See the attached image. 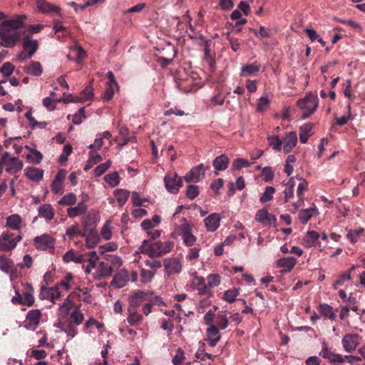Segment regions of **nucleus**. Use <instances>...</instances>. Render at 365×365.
Listing matches in <instances>:
<instances>
[{
  "label": "nucleus",
  "instance_id": "ddd939ff",
  "mask_svg": "<svg viewBox=\"0 0 365 365\" xmlns=\"http://www.w3.org/2000/svg\"><path fill=\"white\" fill-rule=\"evenodd\" d=\"M41 317V312L39 309L29 311L26 314L25 327L30 330H35L39 324Z\"/></svg>",
  "mask_w": 365,
  "mask_h": 365
},
{
  "label": "nucleus",
  "instance_id": "3c124183",
  "mask_svg": "<svg viewBox=\"0 0 365 365\" xmlns=\"http://www.w3.org/2000/svg\"><path fill=\"white\" fill-rule=\"evenodd\" d=\"M76 202V195L73 193H68L64 195L59 201L61 205H73Z\"/></svg>",
  "mask_w": 365,
  "mask_h": 365
},
{
  "label": "nucleus",
  "instance_id": "4d7b16f0",
  "mask_svg": "<svg viewBox=\"0 0 365 365\" xmlns=\"http://www.w3.org/2000/svg\"><path fill=\"white\" fill-rule=\"evenodd\" d=\"M228 319L225 314H218L216 317L215 325L218 329H225L228 326Z\"/></svg>",
  "mask_w": 365,
  "mask_h": 365
},
{
  "label": "nucleus",
  "instance_id": "5701e85b",
  "mask_svg": "<svg viewBox=\"0 0 365 365\" xmlns=\"http://www.w3.org/2000/svg\"><path fill=\"white\" fill-rule=\"evenodd\" d=\"M57 327L60 328L63 331H64L68 336L73 338L78 334L77 327L73 325L71 322L65 319L63 321H60L57 326Z\"/></svg>",
  "mask_w": 365,
  "mask_h": 365
},
{
  "label": "nucleus",
  "instance_id": "1a4fd4ad",
  "mask_svg": "<svg viewBox=\"0 0 365 365\" xmlns=\"http://www.w3.org/2000/svg\"><path fill=\"white\" fill-rule=\"evenodd\" d=\"M55 239L50 235L43 234L34 239V247L39 250H54Z\"/></svg>",
  "mask_w": 365,
  "mask_h": 365
},
{
  "label": "nucleus",
  "instance_id": "de8ad7c7",
  "mask_svg": "<svg viewBox=\"0 0 365 365\" xmlns=\"http://www.w3.org/2000/svg\"><path fill=\"white\" fill-rule=\"evenodd\" d=\"M14 265L13 261L5 255H0V269L8 273Z\"/></svg>",
  "mask_w": 365,
  "mask_h": 365
},
{
  "label": "nucleus",
  "instance_id": "2f4dec72",
  "mask_svg": "<svg viewBox=\"0 0 365 365\" xmlns=\"http://www.w3.org/2000/svg\"><path fill=\"white\" fill-rule=\"evenodd\" d=\"M316 212H317V208L315 206L308 209H302L298 214L299 220L302 224H307Z\"/></svg>",
  "mask_w": 365,
  "mask_h": 365
},
{
  "label": "nucleus",
  "instance_id": "774afa93",
  "mask_svg": "<svg viewBox=\"0 0 365 365\" xmlns=\"http://www.w3.org/2000/svg\"><path fill=\"white\" fill-rule=\"evenodd\" d=\"M199 194L198 187L190 185L187 188L186 195L190 200H194Z\"/></svg>",
  "mask_w": 365,
  "mask_h": 365
},
{
  "label": "nucleus",
  "instance_id": "ea45409f",
  "mask_svg": "<svg viewBox=\"0 0 365 365\" xmlns=\"http://www.w3.org/2000/svg\"><path fill=\"white\" fill-rule=\"evenodd\" d=\"M319 237V235L315 231H309L304 238V245L307 247H312L315 245Z\"/></svg>",
  "mask_w": 365,
  "mask_h": 365
},
{
  "label": "nucleus",
  "instance_id": "f8f14e48",
  "mask_svg": "<svg viewBox=\"0 0 365 365\" xmlns=\"http://www.w3.org/2000/svg\"><path fill=\"white\" fill-rule=\"evenodd\" d=\"M320 355L326 359L329 363L334 365H339L342 364L345 359L348 361L349 355L345 356L344 357L339 354H335L330 351L327 346H324L320 352Z\"/></svg>",
  "mask_w": 365,
  "mask_h": 365
},
{
  "label": "nucleus",
  "instance_id": "2eb2a0df",
  "mask_svg": "<svg viewBox=\"0 0 365 365\" xmlns=\"http://www.w3.org/2000/svg\"><path fill=\"white\" fill-rule=\"evenodd\" d=\"M255 220L264 226L275 224L277 221L276 217L274 215L269 214L267 210L264 208L257 212Z\"/></svg>",
  "mask_w": 365,
  "mask_h": 365
},
{
  "label": "nucleus",
  "instance_id": "39448f33",
  "mask_svg": "<svg viewBox=\"0 0 365 365\" xmlns=\"http://www.w3.org/2000/svg\"><path fill=\"white\" fill-rule=\"evenodd\" d=\"M24 163L16 157H11L10 154L5 152L0 160V168H5L7 173L14 175L23 168Z\"/></svg>",
  "mask_w": 365,
  "mask_h": 365
},
{
  "label": "nucleus",
  "instance_id": "a19ab883",
  "mask_svg": "<svg viewBox=\"0 0 365 365\" xmlns=\"http://www.w3.org/2000/svg\"><path fill=\"white\" fill-rule=\"evenodd\" d=\"M98 272L100 277H108L113 274L112 268H110L106 259L99 263Z\"/></svg>",
  "mask_w": 365,
  "mask_h": 365
},
{
  "label": "nucleus",
  "instance_id": "cd10ccee",
  "mask_svg": "<svg viewBox=\"0 0 365 365\" xmlns=\"http://www.w3.org/2000/svg\"><path fill=\"white\" fill-rule=\"evenodd\" d=\"M128 279L127 272L124 270H120L114 276L111 284L117 288H122L125 285Z\"/></svg>",
  "mask_w": 365,
  "mask_h": 365
},
{
  "label": "nucleus",
  "instance_id": "c85d7f7f",
  "mask_svg": "<svg viewBox=\"0 0 365 365\" xmlns=\"http://www.w3.org/2000/svg\"><path fill=\"white\" fill-rule=\"evenodd\" d=\"M24 71L31 76H40L43 73V68L38 61H32L24 67Z\"/></svg>",
  "mask_w": 365,
  "mask_h": 365
},
{
  "label": "nucleus",
  "instance_id": "aec40b11",
  "mask_svg": "<svg viewBox=\"0 0 365 365\" xmlns=\"http://www.w3.org/2000/svg\"><path fill=\"white\" fill-rule=\"evenodd\" d=\"M221 217L218 213H212L205 218L204 222L206 229L209 232L215 231L220 226Z\"/></svg>",
  "mask_w": 365,
  "mask_h": 365
},
{
  "label": "nucleus",
  "instance_id": "37998d69",
  "mask_svg": "<svg viewBox=\"0 0 365 365\" xmlns=\"http://www.w3.org/2000/svg\"><path fill=\"white\" fill-rule=\"evenodd\" d=\"M66 235L68 237L70 240H72L73 238L77 236H86L85 232H83L81 230L80 227L77 223L68 227L66 230Z\"/></svg>",
  "mask_w": 365,
  "mask_h": 365
},
{
  "label": "nucleus",
  "instance_id": "dca6fc26",
  "mask_svg": "<svg viewBox=\"0 0 365 365\" xmlns=\"http://www.w3.org/2000/svg\"><path fill=\"white\" fill-rule=\"evenodd\" d=\"M341 343L344 350L346 352L351 353L356 350L359 344V336L357 334H346L343 337Z\"/></svg>",
  "mask_w": 365,
  "mask_h": 365
},
{
  "label": "nucleus",
  "instance_id": "6e6d98bb",
  "mask_svg": "<svg viewBox=\"0 0 365 365\" xmlns=\"http://www.w3.org/2000/svg\"><path fill=\"white\" fill-rule=\"evenodd\" d=\"M207 287H210V289L212 290V288L217 287L220 284V277L219 274H210L207 276Z\"/></svg>",
  "mask_w": 365,
  "mask_h": 365
},
{
  "label": "nucleus",
  "instance_id": "c756f323",
  "mask_svg": "<svg viewBox=\"0 0 365 365\" xmlns=\"http://www.w3.org/2000/svg\"><path fill=\"white\" fill-rule=\"evenodd\" d=\"M6 226L10 227L14 230L21 232L20 230L22 226V220L21 216L18 214H14L9 216L6 218Z\"/></svg>",
  "mask_w": 365,
  "mask_h": 365
},
{
  "label": "nucleus",
  "instance_id": "a18cd8bd",
  "mask_svg": "<svg viewBox=\"0 0 365 365\" xmlns=\"http://www.w3.org/2000/svg\"><path fill=\"white\" fill-rule=\"evenodd\" d=\"M239 294H240L239 289H237V288L230 289L224 292L222 299L229 303H233L236 300V298Z\"/></svg>",
  "mask_w": 365,
  "mask_h": 365
},
{
  "label": "nucleus",
  "instance_id": "09e8293b",
  "mask_svg": "<svg viewBox=\"0 0 365 365\" xmlns=\"http://www.w3.org/2000/svg\"><path fill=\"white\" fill-rule=\"evenodd\" d=\"M107 262L109 264L110 268H112L113 273L118 270L120 267L122 265L121 259L115 255H109L106 258Z\"/></svg>",
  "mask_w": 365,
  "mask_h": 365
},
{
  "label": "nucleus",
  "instance_id": "412c9836",
  "mask_svg": "<svg viewBox=\"0 0 365 365\" xmlns=\"http://www.w3.org/2000/svg\"><path fill=\"white\" fill-rule=\"evenodd\" d=\"M297 143V133L294 131H291L287 133L284 141L283 150L285 153H290L292 149L296 146Z\"/></svg>",
  "mask_w": 365,
  "mask_h": 365
},
{
  "label": "nucleus",
  "instance_id": "9b49d317",
  "mask_svg": "<svg viewBox=\"0 0 365 365\" xmlns=\"http://www.w3.org/2000/svg\"><path fill=\"white\" fill-rule=\"evenodd\" d=\"M36 6L38 9L43 14L61 16V9L55 4H53L46 0H37Z\"/></svg>",
  "mask_w": 365,
  "mask_h": 365
},
{
  "label": "nucleus",
  "instance_id": "72a5a7b5",
  "mask_svg": "<svg viewBox=\"0 0 365 365\" xmlns=\"http://www.w3.org/2000/svg\"><path fill=\"white\" fill-rule=\"evenodd\" d=\"M229 163V158L226 155H221L214 159L212 165L216 170L220 171L226 170Z\"/></svg>",
  "mask_w": 365,
  "mask_h": 365
},
{
  "label": "nucleus",
  "instance_id": "4be33fe9",
  "mask_svg": "<svg viewBox=\"0 0 365 365\" xmlns=\"http://www.w3.org/2000/svg\"><path fill=\"white\" fill-rule=\"evenodd\" d=\"M99 219L98 212L92 210L83 218V225L87 229L93 230L97 225Z\"/></svg>",
  "mask_w": 365,
  "mask_h": 365
},
{
  "label": "nucleus",
  "instance_id": "bb28decb",
  "mask_svg": "<svg viewBox=\"0 0 365 365\" xmlns=\"http://www.w3.org/2000/svg\"><path fill=\"white\" fill-rule=\"evenodd\" d=\"M25 175L31 180L39 182L43 179V170L37 168L29 167L25 170Z\"/></svg>",
  "mask_w": 365,
  "mask_h": 365
},
{
  "label": "nucleus",
  "instance_id": "4c0bfd02",
  "mask_svg": "<svg viewBox=\"0 0 365 365\" xmlns=\"http://www.w3.org/2000/svg\"><path fill=\"white\" fill-rule=\"evenodd\" d=\"M66 319L77 327L83 323L84 315L78 309H76L71 312Z\"/></svg>",
  "mask_w": 365,
  "mask_h": 365
},
{
  "label": "nucleus",
  "instance_id": "338daca9",
  "mask_svg": "<svg viewBox=\"0 0 365 365\" xmlns=\"http://www.w3.org/2000/svg\"><path fill=\"white\" fill-rule=\"evenodd\" d=\"M14 70V66L10 62L4 63L0 68V71L5 76H9L13 73Z\"/></svg>",
  "mask_w": 365,
  "mask_h": 365
},
{
  "label": "nucleus",
  "instance_id": "603ef678",
  "mask_svg": "<svg viewBox=\"0 0 365 365\" xmlns=\"http://www.w3.org/2000/svg\"><path fill=\"white\" fill-rule=\"evenodd\" d=\"M26 158L30 163L39 164L43 159V155L37 150H31V154H28Z\"/></svg>",
  "mask_w": 365,
  "mask_h": 365
},
{
  "label": "nucleus",
  "instance_id": "c03bdc74",
  "mask_svg": "<svg viewBox=\"0 0 365 365\" xmlns=\"http://www.w3.org/2000/svg\"><path fill=\"white\" fill-rule=\"evenodd\" d=\"M129 195L130 192L125 190H117L114 192V195L120 206L123 205L126 202Z\"/></svg>",
  "mask_w": 365,
  "mask_h": 365
},
{
  "label": "nucleus",
  "instance_id": "393cba45",
  "mask_svg": "<svg viewBox=\"0 0 365 365\" xmlns=\"http://www.w3.org/2000/svg\"><path fill=\"white\" fill-rule=\"evenodd\" d=\"M261 64L257 61L246 64L241 68V76H255L259 71Z\"/></svg>",
  "mask_w": 365,
  "mask_h": 365
},
{
  "label": "nucleus",
  "instance_id": "0e129e2a",
  "mask_svg": "<svg viewBox=\"0 0 365 365\" xmlns=\"http://www.w3.org/2000/svg\"><path fill=\"white\" fill-rule=\"evenodd\" d=\"M269 99L267 97L262 96L259 99V101H258L257 106V110L258 112H264L269 107Z\"/></svg>",
  "mask_w": 365,
  "mask_h": 365
},
{
  "label": "nucleus",
  "instance_id": "e2e57ef3",
  "mask_svg": "<svg viewBox=\"0 0 365 365\" xmlns=\"http://www.w3.org/2000/svg\"><path fill=\"white\" fill-rule=\"evenodd\" d=\"M155 275V272L151 270H147L145 269H141L140 272V277L141 282L143 283H147L153 279Z\"/></svg>",
  "mask_w": 365,
  "mask_h": 365
},
{
  "label": "nucleus",
  "instance_id": "49530a36",
  "mask_svg": "<svg viewBox=\"0 0 365 365\" xmlns=\"http://www.w3.org/2000/svg\"><path fill=\"white\" fill-rule=\"evenodd\" d=\"M102 160V158L99 154L96 153L94 151H91L89 153V159L85 165L84 170H88L91 169L93 165L97 164Z\"/></svg>",
  "mask_w": 365,
  "mask_h": 365
},
{
  "label": "nucleus",
  "instance_id": "79ce46f5",
  "mask_svg": "<svg viewBox=\"0 0 365 365\" xmlns=\"http://www.w3.org/2000/svg\"><path fill=\"white\" fill-rule=\"evenodd\" d=\"M33 288L30 284H27V288L23 293V304L31 307L34 303V297L33 296Z\"/></svg>",
  "mask_w": 365,
  "mask_h": 365
},
{
  "label": "nucleus",
  "instance_id": "b1692460",
  "mask_svg": "<svg viewBox=\"0 0 365 365\" xmlns=\"http://www.w3.org/2000/svg\"><path fill=\"white\" fill-rule=\"evenodd\" d=\"M297 264V259L293 257H283L277 261V267L283 268L282 273L289 272Z\"/></svg>",
  "mask_w": 365,
  "mask_h": 365
},
{
  "label": "nucleus",
  "instance_id": "7ed1b4c3",
  "mask_svg": "<svg viewBox=\"0 0 365 365\" xmlns=\"http://www.w3.org/2000/svg\"><path fill=\"white\" fill-rule=\"evenodd\" d=\"M23 238L21 232L18 234L11 232L9 231H4L0 235V251L11 252L14 250Z\"/></svg>",
  "mask_w": 365,
  "mask_h": 365
},
{
  "label": "nucleus",
  "instance_id": "680f3d73",
  "mask_svg": "<svg viewBox=\"0 0 365 365\" xmlns=\"http://www.w3.org/2000/svg\"><path fill=\"white\" fill-rule=\"evenodd\" d=\"M180 234L182 237L191 232V226L186 219H183L182 223L179 226Z\"/></svg>",
  "mask_w": 365,
  "mask_h": 365
},
{
  "label": "nucleus",
  "instance_id": "69168bd1",
  "mask_svg": "<svg viewBox=\"0 0 365 365\" xmlns=\"http://www.w3.org/2000/svg\"><path fill=\"white\" fill-rule=\"evenodd\" d=\"M56 34L61 32L63 36H66L68 33V29L62 25V22L58 20L53 21V27Z\"/></svg>",
  "mask_w": 365,
  "mask_h": 365
},
{
  "label": "nucleus",
  "instance_id": "6e6552de",
  "mask_svg": "<svg viewBox=\"0 0 365 365\" xmlns=\"http://www.w3.org/2000/svg\"><path fill=\"white\" fill-rule=\"evenodd\" d=\"M164 182L167 190L173 194L178 193L179 189L182 187V180L175 173L167 174L164 178Z\"/></svg>",
  "mask_w": 365,
  "mask_h": 365
},
{
  "label": "nucleus",
  "instance_id": "13d9d810",
  "mask_svg": "<svg viewBox=\"0 0 365 365\" xmlns=\"http://www.w3.org/2000/svg\"><path fill=\"white\" fill-rule=\"evenodd\" d=\"M111 161L109 160L104 163H101L98 165L94 170L95 176L99 177L102 175L104 173L106 172L107 170L110 167Z\"/></svg>",
  "mask_w": 365,
  "mask_h": 365
},
{
  "label": "nucleus",
  "instance_id": "0eeeda50",
  "mask_svg": "<svg viewBox=\"0 0 365 365\" xmlns=\"http://www.w3.org/2000/svg\"><path fill=\"white\" fill-rule=\"evenodd\" d=\"M165 272L168 276L178 274L182 272V259L178 257H168L163 260Z\"/></svg>",
  "mask_w": 365,
  "mask_h": 365
},
{
  "label": "nucleus",
  "instance_id": "864d4df0",
  "mask_svg": "<svg viewBox=\"0 0 365 365\" xmlns=\"http://www.w3.org/2000/svg\"><path fill=\"white\" fill-rule=\"evenodd\" d=\"M275 192V189L273 187L268 186L265 188V191L261 196L259 201L262 203H265L270 201L273 198V194Z\"/></svg>",
  "mask_w": 365,
  "mask_h": 365
},
{
  "label": "nucleus",
  "instance_id": "20e7f679",
  "mask_svg": "<svg viewBox=\"0 0 365 365\" xmlns=\"http://www.w3.org/2000/svg\"><path fill=\"white\" fill-rule=\"evenodd\" d=\"M297 105L299 109L303 110L302 118L306 119L316 110L318 106V99L317 96L309 93L306 95L304 98L299 99Z\"/></svg>",
  "mask_w": 365,
  "mask_h": 365
},
{
  "label": "nucleus",
  "instance_id": "f03ea898",
  "mask_svg": "<svg viewBox=\"0 0 365 365\" xmlns=\"http://www.w3.org/2000/svg\"><path fill=\"white\" fill-rule=\"evenodd\" d=\"M174 247V242L172 241H155L150 242L145 240L140 247L143 254L148 255L150 258L160 257L172 251Z\"/></svg>",
  "mask_w": 365,
  "mask_h": 365
},
{
  "label": "nucleus",
  "instance_id": "e433bc0d",
  "mask_svg": "<svg viewBox=\"0 0 365 365\" xmlns=\"http://www.w3.org/2000/svg\"><path fill=\"white\" fill-rule=\"evenodd\" d=\"M98 259V257L96 252L92 251L88 252V256L86 257V262H88V265L83 266L84 268V271L86 274H90L92 268H94L96 265V262Z\"/></svg>",
  "mask_w": 365,
  "mask_h": 365
},
{
  "label": "nucleus",
  "instance_id": "052dcab7",
  "mask_svg": "<svg viewBox=\"0 0 365 365\" xmlns=\"http://www.w3.org/2000/svg\"><path fill=\"white\" fill-rule=\"evenodd\" d=\"M269 145L272 147L274 150H280L282 145V141L280 140L279 136H272L268 138Z\"/></svg>",
  "mask_w": 365,
  "mask_h": 365
},
{
  "label": "nucleus",
  "instance_id": "9d476101",
  "mask_svg": "<svg viewBox=\"0 0 365 365\" xmlns=\"http://www.w3.org/2000/svg\"><path fill=\"white\" fill-rule=\"evenodd\" d=\"M148 300H149V292L140 290L134 291L130 294L129 297L128 308L137 309L138 307L143 304Z\"/></svg>",
  "mask_w": 365,
  "mask_h": 365
},
{
  "label": "nucleus",
  "instance_id": "f257e3e1",
  "mask_svg": "<svg viewBox=\"0 0 365 365\" xmlns=\"http://www.w3.org/2000/svg\"><path fill=\"white\" fill-rule=\"evenodd\" d=\"M25 16L3 21L0 24L1 46L12 48L16 42L22 38L23 49L29 53V56H33L38 48L39 43L36 39H33L29 34L25 35L24 20Z\"/></svg>",
  "mask_w": 365,
  "mask_h": 365
},
{
  "label": "nucleus",
  "instance_id": "7c9ffc66",
  "mask_svg": "<svg viewBox=\"0 0 365 365\" xmlns=\"http://www.w3.org/2000/svg\"><path fill=\"white\" fill-rule=\"evenodd\" d=\"M317 310L321 315L332 321L335 320L336 317V312L334 311L333 307L327 304H320Z\"/></svg>",
  "mask_w": 365,
  "mask_h": 365
},
{
  "label": "nucleus",
  "instance_id": "f3484780",
  "mask_svg": "<svg viewBox=\"0 0 365 365\" xmlns=\"http://www.w3.org/2000/svg\"><path fill=\"white\" fill-rule=\"evenodd\" d=\"M39 297L41 299H46L52 302H54L55 300L61 298V294L58 287H53L49 288L43 287L41 289Z\"/></svg>",
  "mask_w": 365,
  "mask_h": 365
},
{
  "label": "nucleus",
  "instance_id": "a878e982",
  "mask_svg": "<svg viewBox=\"0 0 365 365\" xmlns=\"http://www.w3.org/2000/svg\"><path fill=\"white\" fill-rule=\"evenodd\" d=\"M38 216L44 218L46 221H51L55 216L54 210L50 204H43L38 209Z\"/></svg>",
  "mask_w": 365,
  "mask_h": 365
},
{
  "label": "nucleus",
  "instance_id": "c9c22d12",
  "mask_svg": "<svg viewBox=\"0 0 365 365\" xmlns=\"http://www.w3.org/2000/svg\"><path fill=\"white\" fill-rule=\"evenodd\" d=\"M313 128L312 123H306L299 128V140L302 143H306L312 135Z\"/></svg>",
  "mask_w": 365,
  "mask_h": 365
},
{
  "label": "nucleus",
  "instance_id": "5fc2aeb1",
  "mask_svg": "<svg viewBox=\"0 0 365 365\" xmlns=\"http://www.w3.org/2000/svg\"><path fill=\"white\" fill-rule=\"evenodd\" d=\"M98 237L92 231L86 236V244L88 248L94 247L98 244Z\"/></svg>",
  "mask_w": 365,
  "mask_h": 365
},
{
  "label": "nucleus",
  "instance_id": "f704fd0d",
  "mask_svg": "<svg viewBox=\"0 0 365 365\" xmlns=\"http://www.w3.org/2000/svg\"><path fill=\"white\" fill-rule=\"evenodd\" d=\"M87 205L85 203L80 202L76 207H70L67 209V214L69 217L74 218L77 216L84 214L87 210Z\"/></svg>",
  "mask_w": 365,
  "mask_h": 365
},
{
  "label": "nucleus",
  "instance_id": "bf43d9fd",
  "mask_svg": "<svg viewBox=\"0 0 365 365\" xmlns=\"http://www.w3.org/2000/svg\"><path fill=\"white\" fill-rule=\"evenodd\" d=\"M251 163L243 158H237L234 160L232 163V168L235 170H240L243 168H248L250 167Z\"/></svg>",
  "mask_w": 365,
  "mask_h": 365
},
{
  "label": "nucleus",
  "instance_id": "a211bd4d",
  "mask_svg": "<svg viewBox=\"0 0 365 365\" xmlns=\"http://www.w3.org/2000/svg\"><path fill=\"white\" fill-rule=\"evenodd\" d=\"M87 256L88 253L86 255H81L76 252L73 250H71L64 254L63 256V260L66 263L73 262L76 264H83L86 262Z\"/></svg>",
  "mask_w": 365,
  "mask_h": 365
},
{
  "label": "nucleus",
  "instance_id": "423d86ee",
  "mask_svg": "<svg viewBox=\"0 0 365 365\" xmlns=\"http://www.w3.org/2000/svg\"><path fill=\"white\" fill-rule=\"evenodd\" d=\"M190 289L191 291L197 290L200 296H205L207 298L213 296V291L207 287L205 278L196 274L192 278Z\"/></svg>",
  "mask_w": 365,
  "mask_h": 365
},
{
  "label": "nucleus",
  "instance_id": "6ab92c4d",
  "mask_svg": "<svg viewBox=\"0 0 365 365\" xmlns=\"http://www.w3.org/2000/svg\"><path fill=\"white\" fill-rule=\"evenodd\" d=\"M207 340L210 346L214 347L221 339L218 328L215 325H211L206 331Z\"/></svg>",
  "mask_w": 365,
  "mask_h": 365
},
{
  "label": "nucleus",
  "instance_id": "473e14b6",
  "mask_svg": "<svg viewBox=\"0 0 365 365\" xmlns=\"http://www.w3.org/2000/svg\"><path fill=\"white\" fill-rule=\"evenodd\" d=\"M93 92L88 87L84 88L79 96L73 97L72 96H68L66 102H79V101H87L92 98Z\"/></svg>",
  "mask_w": 365,
  "mask_h": 365
},
{
  "label": "nucleus",
  "instance_id": "4468645a",
  "mask_svg": "<svg viewBox=\"0 0 365 365\" xmlns=\"http://www.w3.org/2000/svg\"><path fill=\"white\" fill-rule=\"evenodd\" d=\"M206 169L207 168L202 164L193 168L185 176V181L187 182H199L204 177Z\"/></svg>",
  "mask_w": 365,
  "mask_h": 365
},
{
  "label": "nucleus",
  "instance_id": "58836bf2",
  "mask_svg": "<svg viewBox=\"0 0 365 365\" xmlns=\"http://www.w3.org/2000/svg\"><path fill=\"white\" fill-rule=\"evenodd\" d=\"M128 322L130 326H135L143 320V316L138 313L137 309L128 308Z\"/></svg>",
  "mask_w": 365,
  "mask_h": 365
},
{
  "label": "nucleus",
  "instance_id": "8fccbe9b",
  "mask_svg": "<svg viewBox=\"0 0 365 365\" xmlns=\"http://www.w3.org/2000/svg\"><path fill=\"white\" fill-rule=\"evenodd\" d=\"M105 181L110 185L112 187L117 186L119 184V175L117 172H113L104 177Z\"/></svg>",
  "mask_w": 365,
  "mask_h": 365
}]
</instances>
